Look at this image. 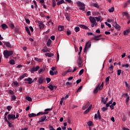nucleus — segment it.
Listing matches in <instances>:
<instances>
[{"mask_svg":"<svg viewBox=\"0 0 130 130\" xmlns=\"http://www.w3.org/2000/svg\"><path fill=\"white\" fill-rule=\"evenodd\" d=\"M105 24L106 25V26H108L109 28H111V24H110V23H108L107 22H105Z\"/></svg>","mask_w":130,"mask_h":130,"instance_id":"obj_46","label":"nucleus"},{"mask_svg":"<svg viewBox=\"0 0 130 130\" xmlns=\"http://www.w3.org/2000/svg\"><path fill=\"white\" fill-rule=\"evenodd\" d=\"M24 82H25V84H27V83L32 84V83H33V79L31 78H26L24 79Z\"/></svg>","mask_w":130,"mask_h":130,"instance_id":"obj_8","label":"nucleus"},{"mask_svg":"<svg viewBox=\"0 0 130 130\" xmlns=\"http://www.w3.org/2000/svg\"><path fill=\"white\" fill-rule=\"evenodd\" d=\"M39 69H40V67L39 66H34L32 68L30 69V72H31V73H34V72H37Z\"/></svg>","mask_w":130,"mask_h":130,"instance_id":"obj_5","label":"nucleus"},{"mask_svg":"<svg viewBox=\"0 0 130 130\" xmlns=\"http://www.w3.org/2000/svg\"><path fill=\"white\" fill-rule=\"evenodd\" d=\"M102 102H103V104L105 105L106 104V101L105 100V99L104 98H102Z\"/></svg>","mask_w":130,"mask_h":130,"instance_id":"obj_43","label":"nucleus"},{"mask_svg":"<svg viewBox=\"0 0 130 130\" xmlns=\"http://www.w3.org/2000/svg\"><path fill=\"white\" fill-rule=\"evenodd\" d=\"M77 64L79 67V68H82L83 67V61L82 60V58H81V56H79L77 60Z\"/></svg>","mask_w":130,"mask_h":130,"instance_id":"obj_3","label":"nucleus"},{"mask_svg":"<svg viewBox=\"0 0 130 130\" xmlns=\"http://www.w3.org/2000/svg\"><path fill=\"white\" fill-rule=\"evenodd\" d=\"M123 16H125L127 19H129V14H128L127 12H123L122 13Z\"/></svg>","mask_w":130,"mask_h":130,"instance_id":"obj_24","label":"nucleus"},{"mask_svg":"<svg viewBox=\"0 0 130 130\" xmlns=\"http://www.w3.org/2000/svg\"><path fill=\"white\" fill-rule=\"evenodd\" d=\"M84 73V69H82L79 72V76H81V75H83V73Z\"/></svg>","mask_w":130,"mask_h":130,"instance_id":"obj_50","label":"nucleus"},{"mask_svg":"<svg viewBox=\"0 0 130 130\" xmlns=\"http://www.w3.org/2000/svg\"><path fill=\"white\" fill-rule=\"evenodd\" d=\"M50 38L51 39V40H55V36H52L50 37Z\"/></svg>","mask_w":130,"mask_h":130,"instance_id":"obj_63","label":"nucleus"},{"mask_svg":"<svg viewBox=\"0 0 130 130\" xmlns=\"http://www.w3.org/2000/svg\"><path fill=\"white\" fill-rule=\"evenodd\" d=\"M109 13H113V12H114V7H112L111 8L109 9Z\"/></svg>","mask_w":130,"mask_h":130,"instance_id":"obj_39","label":"nucleus"},{"mask_svg":"<svg viewBox=\"0 0 130 130\" xmlns=\"http://www.w3.org/2000/svg\"><path fill=\"white\" fill-rule=\"evenodd\" d=\"M113 26L116 29H118V28H119V25L117 24L116 21H113Z\"/></svg>","mask_w":130,"mask_h":130,"instance_id":"obj_15","label":"nucleus"},{"mask_svg":"<svg viewBox=\"0 0 130 130\" xmlns=\"http://www.w3.org/2000/svg\"><path fill=\"white\" fill-rule=\"evenodd\" d=\"M25 31H26L28 35H31V32H30V30L29 29V27H28L27 26H25Z\"/></svg>","mask_w":130,"mask_h":130,"instance_id":"obj_28","label":"nucleus"},{"mask_svg":"<svg viewBox=\"0 0 130 130\" xmlns=\"http://www.w3.org/2000/svg\"><path fill=\"white\" fill-rule=\"evenodd\" d=\"M90 106V103H87L86 105H85L82 108L83 110H85L86 108H88Z\"/></svg>","mask_w":130,"mask_h":130,"instance_id":"obj_20","label":"nucleus"},{"mask_svg":"<svg viewBox=\"0 0 130 130\" xmlns=\"http://www.w3.org/2000/svg\"><path fill=\"white\" fill-rule=\"evenodd\" d=\"M87 124L89 126H91V125H93V122H92V121H89L87 122Z\"/></svg>","mask_w":130,"mask_h":130,"instance_id":"obj_41","label":"nucleus"},{"mask_svg":"<svg viewBox=\"0 0 130 130\" xmlns=\"http://www.w3.org/2000/svg\"><path fill=\"white\" fill-rule=\"evenodd\" d=\"M1 26L3 30H6V29H8V25H7V24L5 23L2 24Z\"/></svg>","mask_w":130,"mask_h":130,"instance_id":"obj_21","label":"nucleus"},{"mask_svg":"<svg viewBox=\"0 0 130 130\" xmlns=\"http://www.w3.org/2000/svg\"><path fill=\"white\" fill-rule=\"evenodd\" d=\"M76 32H79L80 31V27L77 26L75 28Z\"/></svg>","mask_w":130,"mask_h":130,"instance_id":"obj_51","label":"nucleus"},{"mask_svg":"<svg viewBox=\"0 0 130 130\" xmlns=\"http://www.w3.org/2000/svg\"><path fill=\"white\" fill-rule=\"evenodd\" d=\"M39 26L40 29H43L44 28V24L42 21H38Z\"/></svg>","mask_w":130,"mask_h":130,"instance_id":"obj_12","label":"nucleus"},{"mask_svg":"<svg viewBox=\"0 0 130 130\" xmlns=\"http://www.w3.org/2000/svg\"><path fill=\"white\" fill-rule=\"evenodd\" d=\"M9 94H11L12 95H13L14 91H13V90L10 89V90H9Z\"/></svg>","mask_w":130,"mask_h":130,"instance_id":"obj_62","label":"nucleus"},{"mask_svg":"<svg viewBox=\"0 0 130 130\" xmlns=\"http://www.w3.org/2000/svg\"><path fill=\"white\" fill-rule=\"evenodd\" d=\"M47 117L46 116L44 115L42 117H41L39 120L38 121V123H40V122H43V121H44V120H45L46 119Z\"/></svg>","mask_w":130,"mask_h":130,"instance_id":"obj_9","label":"nucleus"},{"mask_svg":"<svg viewBox=\"0 0 130 130\" xmlns=\"http://www.w3.org/2000/svg\"><path fill=\"white\" fill-rule=\"evenodd\" d=\"M97 117H98L99 119H101V115H100V112L98 111L97 114H95L94 115V119H97Z\"/></svg>","mask_w":130,"mask_h":130,"instance_id":"obj_10","label":"nucleus"},{"mask_svg":"<svg viewBox=\"0 0 130 130\" xmlns=\"http://www.w3.org/2000/svg\"><path fill=\"white\" fill-rule=\"evenodd\" d=\"M50 75H51V76H53V75H54V72H53V71L50 70Z\"/></svg>","mask_w":130,"mask_h":130,"instance_id":"obj_64","label":"nucleus"},{"mask_svg":"<svg viewBox=\"0 0 130 130\" xmlns=\"http://www.w3.org/2000/svg\"><path fill=\"white\" fill-rule=\"evenodd\" d=\"M43 72H44V69H41L39 70L38 71V73L40 75H41V74H42L43 73Z\"/></svg>","mask_w":130,"mask_h":130,"instance_id":"obj_37","label":"nucleus"},{"mask_svg":"<svg viewBox=\"0 0 130 130\" xmlns=\"http://www.w3.org/2000/svg\"><path fill=\"white\" fill-rule=\"evenodd\" d=\"M4 55L6 58H8L9 56H11L13 54V51L5 50L4 51Z\"/></svg>","mask_w":130,"mask_h":130,"instance_id":"obj_2","label":"nucleus"},{"mask_svg":"<svg viewBox=\"0 0 130 130\" xmlns=\"http://www.w3.org/2000/svg\"><path fill=\"white\" fill-rule=\"evenodd\" d=\"M93 92L94 93H98V86L95 88Z\"/></svg>","mask_w":130,"mask_h":130,"instance_id":"obj_54","label":"nucleus"},{"mask_svg":"<svg viewBox=\"0 0 130 130\" xmlns=\"http://www.w3.org/2000/svg\"><path fill=\"white\" fill-rule=\"evenodd\" d=\"M5 121H6L7 122V123L10 127H12L13 126V124L10 123V121H9V120H7Z\"/></svg>","mask_w":130,"mask_h":130,"instance_id":"obj_36","label":"nucleus"},{"mask_svg":"<svg viewBox=\"0 0 130 130\" xmlns=\"http://www.w3.org/2000/svg\"><path fill=\"white\" fill-rule=\"evenodd\" d=\"M13 84L15 85V86H18L19 85V83H18L17 81H14Z\"/></svg>","mask_w":130,"mask_h":130,"instance_id":"obj_59","label":"nucleus"},{"mask_svg":"<svg viewBox=\"0 0 130 130\" xmlns=\"http://www.w3.org/2000/svg\"><path fill=\"white\" fill-rule=\"evenodd\" d=\"M51 110H52V108L46 109H45V112L43 113V114H48V111H51Z\"/></svg>","mask_w":130,"mask_h":130,"instance_id":"obj_16","label":"nucleus"},{"mask_svg":"<svg viewBox=\"0 0 130 130\" xmlns=\"http://www.w3.org/2000/svg\"><path fill=\"white\" fill-rule=\"evenodd\" d=\"M45 54L46 56H48V57H51L52 56H53L54 55L53 53H46Z\"/></svg>","mask_w":130,"mask_h":130,"instance_id":"obj_22","label":"nucleus"},{"mask_svg":"<svg viewBox=\"0 0 130 130\" xmlns=\"http://www.w3.org/2000/svg\"><path fill=\"white\" fill-rule=\"evenodd\" d=\"M62 4H64V0H60V1H58L57 3V6L62 5Z\"/></svg>","mask_w":130,"mask_h":130,"instance_id":"obj_23","label":"nucleus"},{"mask_svg":"<svg viewBox=\"0 0 130 130\" xmlns=\"http://www.w3.org/2000/svg\"><path fill=\"white\" fill-rule=\"evenodd\" d=\"M38 81L39 84H42V83H43V81H44V79L43 77H41L38 79Z\"/></svg>","mask_w":130,"mask_h":130,"instance_id":"obj_18","label":"nucleus"},{"mask_svg":"<svg viewBox=\"0 0 130 130\" xmlns=\"http://www.w3.org/2000/svg\"><path fill=\"white\" fill-rule=\"evenodd\" d=\"M129 67V65L128 64H122V68H126V69H128V68Z\"/></svg>","mask_w":130,"mask_h":130,"instance_id":"obj_33","label":"nucleus"},{"mask_svg":"<svg viewBox=\"0 0 130 130\" xmlns=\"http://www.w3.org/2000/svg\"><path fill=\"white\" fill-rule=\"evenodd\" d=\"M129 101V96H127L126 100V103H128V102Z\"/></svg>","mask_w":130,"mask_h":130,"instance_id":"obj_60","label":"nucleus"},{"mask_svg":"<svg viewBox=\"0 0 130 130\" xmlns=\"http://www.w3.org/2000/svg\"><path fill=\"white\" fill-rule=\"evenodd\" d=\"M110 78V76H108L106 78V82L107 83V82H109V79Z\"/></svg>","mask_w":130,"mask_h":130,"instance_id":"obj_55","label":"nucleus"},{"mask_svg":"<svg viewBox=\"0 0 130 130\" xmlns=\"http://www.w3.org/2000/svg\"><path fill=\"white\" fill-rule=\"evenodd\" d=\"M49 130H55V129H54V128L53 127V126L51 125L49 126Z\"/></svg>","mask_w":130,"mask_h":130,"instance_id":"obj_47","label":"nucleus"},{"mask_svg":"<svg viewBox=\"0 0 130 130\" xmlns=\"http://www.w3.org/2000/svg\"><path fill=\"white\" fill-rule=\"evenodd\" d=\"M91 40H100V38H99L98 36H94L91 38Z\"/></svg>","mask_w":130,"mask_h":130,"instance_id":"obj_27","label":"nucleus"},{"mask_svg":"<svg viewBox=\"0 0 130 130\" xmlns=\"http://www.w3.org/2000/svg\"><path fill=\"white\" fill-rule=\"evenodd\" d=\"M42 51L43 52H49L50 51V49L47 47H45L42 50Z\"/></svg>","mask_w":130,"mask_h":130,"instance_id":"obj_13","label":"nucleus"},{"mask_svg":"<svg viewBox=\"0 0 130 130\" xmlns=\"http://www.w3.org/2000/svg\"><path fill=\"white\" fill-rule=\"evenodd\" d=\"M9 63H10V64H15V60L14 59H12L9 61Z\"/></svg>","mask_w":130,"mask_h":130,"instance_id":"obj_44","label":"nucleus"},{"mask_svg":"<svg viewBox=\"0 0 130 130\" xmlns=\"http://www.w3.org/2000/svg\"><path fill=\"white\" fill-rule=\"evenodd\" d=\"M25 77H28V74H27L26 73L23 74L22 75H21L19 77V79H20V80H23V79H24V78H25Z\"/></svg>","mask_w":130,"mask_h":130,"instance_id":"obj_19","label":"nucleus"},{"mask_svg":"<svg viewBox=\"0 0 130 130\" xmlns=\"http://www.w3.org/2000/svg\"><path fill=\"white\" fill-rule=\"evenodd\" d=\"M56 6V3H55V0H52V7L54 8Z\"/></svg>","mask_w":130,"mask_h":130,"instance_id":"obj_42","label":"nucleus"},{"mask_svg":"<svg viewBox=\"0 0 130 130\" xmlns=\"http://www.w3.org/2000/svg\"><path fill=\"white\" fill-rule=\"evenodd\" d=\"M92 6L94 8H96V9H99V5H98L97 3H93Z\"/></svg>","mask_w":130,"mask_h":130,"instance_id":"obj_35","label":"nucleus"},{"mask_svg":"<svg viewBox=\"0 0 130 130\" xmlns=\"http://www.w3.org/2000/svg\"><path fill=\"white\" fill-rule=\"evenodd\" d=\"M121 74V70H117V75H118V76H120Z\"/></svg>","mask_w":130,"mask_h":130,"instance_id":"obj_53","label":"nucleus"},{"mask_svg":"<svg viewBox=\"0 0 130 130\" xmlns=\"http://www.w3.org/2000/svg\"><path fill=\"white\" fill-rule=\"evenodd\" d=\"M80 28H82V29H85V30H87L88 29V27L87 26L84 25V24H81L79 26Z\"/></svg>","mask_w":130,"mask_h":130,"instance_id":"obj_25","label":"nucleus"},{"mask_svg":"<svg viewBox=\"0 0 130 130\" xmlns=\"http://www.w3.org/2000/svg\"><path fill=\"white\" fill-rule=\"evenodd\" d=\"M91 27H94V26H97V22H93L91 25Z\"/></svg>","mask_w":130,"mask_h":130,"instance_id":"obj_52","label":"nucleus"},{"mask_svg":"<svg viewBox=\"0 0 130 130\" xmlns=\"http://www.w3.org/2000/svg\"><path fill=\"white\" fill-rule=\"evenodd\" d=\"M46 81H47V83H49L50 81H51V79L50 78H47Z\"/></svg>","mask_w":130,"mask_h":130,"instance_id":"obj_61","label":"nucleus"},{"mask_svg":"<svg viewBox=\"0 0 130 130\" xmlns=\"http://www.w3.org/2000/svg\"><path fill=\"white\" fill-rule=\"evenodd\" d=\"M82 89H83V86H80L79 88L77 89V92H81V90H82Z\"/></svg>","mask_w":130,"mask_h":130,"instance_id":"obj_45","label":"nucleus"},{"mask_svg":"<svg viewBox=\"0 0 130 130\" xmlns=\"http://www.w3.org/2000/svg\"><path fill=\"white\" fill-rule=\"evenodd\" d=\"M102 110L103 112H105V111H106V110H107V108L106 107H104L102 108Z\"/></svg>","mask_w":130,"mask_h":130,"instance_id":"obj_57","label":"nucleus"},{"mask_svg":"<svg viewBox=\"0 0 130 130\" xmlns=\"http://www.w3.org/2000/svg\"><path fill=\"white\" fill-rule=\"evenodd\" d=\"M89 20L91 22V23H96V19L94 17H93L92 16L89 17Z\"/></svg>","mask_w":130,"mask_h":130,"instance_id":"obj_14","label":"nucleus"},{"mask_svg":"<svg viewBox=\"0 0 130 130\" xmlns=\"http://www.w3.org/2000/svg\"><path fill=\"white\" fill-rule=\"evenodd\" d=\"M130 30L129 29H126L123 31L124 35H128V33H129Z\"/></svg>","mask_w":130,"mask_h":130,"instance_id":"obj_26","label":"nucleus"},{"mask_svg":"<svg viewBox=\"0 0 130 130\" xmlns=\"http://www.w3.org/2000/svg\"><path fill=\"white\" fill-rule=\"evenodd\" d=\"M7 115H9V112H6L4 114V119L5 121L6 120H8V118H7Z\"/></svg>","mask_w":130,"mask_h":130,"instance_id":"obj_31","label":"nucleus"},{"mask_svg":"<svg viewBox=\"0 0 130 130\" xmlns=\"http://www.w3.org/2000/svg\"><path fill=\"white\" fill-rule=\"evenodd\" d=\"M52 42V41H51V40L49 39L47 42V46H50L51 45V43Z\"/></svg>","mask_w":130,"mask_h":130,"instance_id":"obj_30","label":"nucleus"},{"mask_svg":"<svg viewBox=\"0 0 130 130\" xmlns=\"http://www.w3.org/2000/svg\"><path fill=\"white\" fill-rule=\"evenodd\" d=\"M90 47H91V42H88L87 43H86L85 48L84 49V52L87 53V51L88 49H89V48H90Z\"/></svg>","mask_w":130,"mask_h":130,"instance_id":"obj_4","label":"nucleus"},{"mask_svg":"<svg viewBox=\"0 0 130 130\" xmlns=\"http://www.w3.org/2000/svg\"><path fill=\"white\" fill-rule=\"evenodd\" d=\"M104 85V83L103 82H102V84L101 85V86L99 87V90H102V89H103Z\"/></svg>","mask_w":130,"mask_h":130,"instance_id":"obj_49","label":"nucleus"},{"mask_svg":"<svg viewBox=\"0 0 130 130\" xmlns=\"http://www.w3.org/2000/svg\"><path fill=\"white\" fill-rule=\"evenodd\" d=\"M77 5L80 7V10H81L82 11H84L85 10V4L81 3V2H77Z\"/></svg>","mask_w":130,"mask_h":130,"instance_id":"obj_7","label":"nucleus"},{"mask_svg":"<svg viewBox=\"0 0 130 130\" xmlns=\"http://www.w3.org/2000/svg\"><path fill=\"white\" fill-rule=\"evenodd\" d=\"M11 101H15L16 100V99H17V97L15 95H12L11 97Z\"/></svg>","mask_w":130,"mask_h":130,"instance_id":"obj_34","label":"nucleus"},{"mask_svg":"<svg viewBox=\"0 0 130 130\" xmlns=\"http://www.w3.org/2000/svg\"><path fill=\"white\" fill-rule=\"evenodd\" d=\"M4 43L7 47H8L9 48H12V45L11 44V43H10V42H4Z\"/></svg>","mask_w":130,"mask_h":130,"instance_id":"obj_11","label":"nucleus"},{"mask_svg":"<svg viewBox=\"0 0 130 130\" xmlns=\"http://www.w3.org/2000/svg\"><path fill=\"white\" fill-rule=\"evenodd\" d=\"M11 109H12V107H11V106H8L7 107V110L8 111H11Z\"/></svg>","mask_w":130,"mask_h":130,"instance_id":"obj_58","label":"nucleus"},{"mask_svg":"<svg viewBox=\"0 0 130 130\" xmlns=\"http://www.w3.org/2000/svg\"><path fill=\"white\" fill-rule=\"evenodd\" d=\"M10 26L11 27V28H12V29H14V28H15V25H14V24L13 23H11L10 24Z\"/></svg>","mask_w":130,"mask_h":130,"instance_id":"obj_56","label":"nucleus"},{"mask_svg":"<svg viewBox=\"0 0 130 130\" xmlns=\"http://www.w3.org/2000/svg\"><path fill=\"white\" fill-rule=\"evenodd\" d=\"M64 29V27L63 26H59L58 27V31H62Z\"/></svg>","mask_w":130,"mask_h":130,"instance_id":"obj_29","label":"nucleus"},{"mask_svg":"<svg viewBox=\"0 0 130 130\" xmlns=\"http://www.w3.org/2000/svg\"><path fill=\"white\" fill-rule=\"evenodd\" d=\"M7 119L8 120H11V119H12V120H15V119H16V112H14V114L11 113L8 114L7 115Z\"/></svg>","mask_w":130,"mask_h":130,"instance_id":"obj_1","label":"nucleus"},{"mask_svg":"<svg viewBox=\"0 0 130 130\" xmlns=\"http://www.w3.org/2000/svg\"><path fill=\"white\" fill-rule=\"evenodd\" d=\"M43 114V112H39L37 115L33 113L28 114L29 117H36V116H39V115H42Z\"/></svg>","mask_w":130,"mask_h":130,"instance_id":"obj_6","label":"nucleus"},{"mask_svg":"<svg viewBox=\"0 0 130 130\" xmlns=\"http://www.w3.org/2000/svg\"><path fill=\"white\" fill-rule=\"evenodd\" d=\"M47 23L49 26H53V22L51 20L48 21Z\"/></svg>","mask_w":130,"mask_h":130,"instance_id":"obj_38","label":"nucleus"},{"mask_svg":"<svg viewBox=\"0 0 130 130\" xmlns=\"http://www.w3.org/2000/svg\"><path fill=\"white\" fill-rule=\"evenodd\" d=\"M95 20H96L97 22H99V21H100L101 16L95 17Z\"/></svg>","mask_w":130,"mask_h":130,"instance_id":"obj_48","label":"nucleus"},{"mask_svg":"<svg viewBox=\"0 0 130 130\" xmlns=\"http://www.w3.org/2000/svg\"><path fill=\"white\" fill-rule=\"evenodd\" d=\"M91 108H92V105H90L88 108L84 112V114H86V113H88L91 110Z\"/></svg>","mask_w":130,"mask_h":130,"instance_id":"obj_17","label":"nucleus"},{"mask_svg":"<svg viewBox=\"0 0 130 130\" xmlns=\"http://www.w3.org/2000/svg\"><path fill=\"white\" fill-rule=\"evenodd\" d=\"M48 88H49V89H50L51 90V91H53L54 87H53V86L51 84L49 85L48 86Z\"/></svg>","mask_w":130,"mask_h":130,"instance_id":"obj_40","label":"nucleus"},{"mask_svg":"<svg viewBox=\"0 0 130 130\" xmlns=\"http://www.w3.org/2000/svg\"><path fill=\"white\" fill-rule=\"evenodd\" d=\"M25 99L27 101H29V102H31L32 101V98H31L30 96H26Z\"/></svg>","mask_w":130,"mask_h":130,"instance_id":"obj_32","label":"nucleus"}]
</instances>
